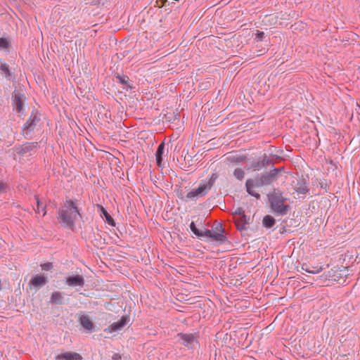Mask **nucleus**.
<instances>
[{"mask_svg":"<svg viewBox=\"0 0 360 360\" xmlns=\"http://www.w3.org/2000/svg\"><path fill=\"white\" fill-rule=\"evenodd\" d=\"M122 356L118 353H114L112 356V360H121Z\"/></svg>","mask_w":360,"mask_h":360,"instance_id":"obj_36","label":"nucleus"},{"mask_svg":"<svg viewBox=\"0 0 360 360\" xmlns=\"http://www.w3.org/2000/svg\"><path fill=\"white\" fill-rule=\"evenodd\" d=\"M26 97L24 94L20 91L15 89L11 94V105L13 109L18 114V116H22L25 113L24 105Z\"/></svg>","mask_w":360,"mask_h":360,"instance_id":"obj_7","label":"nucleus"},{"mask_svg":"<svg viewBox=\"0 0 360 360\" xmlns=\"http://www.w3.org/2000/svg\"><path fill=\"white\" fill-rule=\"evenodd\" d=\"M233 176L239 181H242L245 177V172L241 168H236L233 171Z\"/></svg>","mask_w":360,"mask_h":360,"instance_id":"obj_29","label":"nucleus"},{"mask_svg":"<svg viewBox=\"0 0 360 360\" xmlns=\"http://www.w3.org/2000/svg\"><path fill=\"white\" fill-rule=\"evenodd\" d=\"M11 48V41L9 37H0V49L8 50Z\"/></svg>","mask_w":360,"mask_h":360,"instance_id":"obj_26","label":"nucleus"},{"mask_svg":"<svg viewBox=\"0 0 360 360\" xmlns=\"http://www.w3.org/2000/svg\"><path fill=\"white\" fill-rule=\"evenodd\" d=\"M94 238H95L94 240L96 242V245H101V236H99V234H97V236L100 237V238H97L96 236V234L94 233Z\"/></svg>","mask_w":360,"mask_h":360,"instance_id":"obj_37","label":"nucleus"},{"mask_svg":"<svg viewBox=\"0 0 360 360\" xmlns=\"http://www.w3.org/2000/svg\"><path fill=\"white\" fill-rule=\"evenodd\" d=\"M37 142H27L20 146V148L18 151V153L20 155H23L27 153H30V155H32L31 152L37 148Z\"/></svg>","mask_w":360,"mask_h":360,"instance_id":"obj_19","label":"nucleus"},{"mask_svg":"<svg viewBox=\"0 0 360 360\" xmlns=\"http://www.w3.org/2000/svg\"><path fill=\"white\" fill-rule=\"evenodd\" d=\"M65 283L72 288L79 287L82 288L85 284V280L82 275L72 274L65 278Z\"/></svg>","mask_w":360,"mask_h":360,"instance_id":"obj_10","label":"nucleus"},{"mask_svg":"<svg viewBox=\"0 0 360 360\" xmlns=\"http://www.w3.org/2000/svg\"><path fill=\"white\" fill-rule=\"evenodd\" d=\"M276 224V219L271 215L267 214L265 215L262 219V226L266 229H269L273 228Z\"/></svg>","mask_w":360,"mask_h":360,"instance_id":"obj_22","label":"nucleus"},{"mask_svg":"<svg viewBox=\"0 0 360 360\" xmlns=\"http://www.w3.org/2000/svg\"><path fill=\"white\" fill-rule=\"evenodd\" d=\"M276 179V177L273 174L271 170H270V172L268 173L261 174L259 176H257L255 179V180L257 181V186L259 187L263 186H269Z\"/></svg>","mask_w":360,"mask_h":360,"instance_id":"obj_12","label":"nucleus"},{"mask_svg":"<svg viewBox=\"0 0 360 360\" xmlns=\"http://www.w3.org/2000/svg\"><path fill=\"white\" fill-rule=\"evenodd\" d=\"M295 190L298 193L306 194L309 191L307 183L304 179L297 181Z\"/></svg>","mask_w":360,"mask_h":360,"instance_id":"obj_21","label":"nucleus"},{"mask_svg":"<svg viewBox=\"0 0 360 360\" xmlns=\"http://www.w3.org/2000/svg\"><path fill=\"white\" fill-rule=\"evenodd\" d=\"M233 216L237 230L239 231L242 235H245L248 230L247 225L250 224V217L245 214V211L242 207H237L233 212Z\"/></svg>","mask_w":360,"mask_h":360,"instance_id":"obj_5","label":"nucleus"},{"mask_svg":"<svg viewBox=\"0 0 360 360\" xmlns=\"http://www.w3.org/2000/svg\"><path fill=\"white\" fill-rule=\"evenodd\" d=\"M259 188V186H257V181L255 179H247L245 182V188L247 193L250 195L251 196L255 197L256 199L259 200L261 198V195L259 193L255 192L253 188Z\"/></svg>","mask_w":360,"mask_h":360,"instance_id":"obj_15","label":"nucleus"},{"mask_svg":"<svg viewBox=\"0 0 360 360\" xmlns=\"http://www.w3.org/2000/svg\"><path fill=\"white\" fill-rule=\"evenodd\" d=\"M211 232V235H218L221 234L223 236H226L225 234H224L225 230L222 226V224L221 223H216L213 225L212 229H210Z\"/></svg>","mask_w":360,"mask_h":360,"instance_id":"obj_25","label":"nucleus"},{"mask_svg":"<svg viewBox=\"0 0 360 360\" xmlns=\"http://www.w3.org/2000/svg\"><path fill=\"white\" fill-rule=\"evenodd\" d=\"M49 283V278L45 274H37L33 276L29 281V285L36 290H39Z\"/></svg>","mask_w":360,"mask_h":360,"instance_id":"obj_11","label":"nucleus"},{"mask_svg":"<svg viewBox=\"0 0 360 360\" xmlns=\"http://www.w3.org/2000/svg\"><path fill=\"white\" fill-rule=\"evenodd\" d=\"M49 304L56 305H62L65 304V298L63 292L60 291H53L50 297Z\"/></svg>","mask_w":360,"mask_h":360,"instance_id":"obj_17","label":"nucleus"},{"mask_svg":"<svg viewBox=\"0 0 360 360\" xmlns=\"http://www.w3.org/2000/svg\"><path fill=\"white\" fill-rule=\"evenodd\" d=\"M78 322L82 327L88 333L95 331V326L89 316L83 314L78 318Z\"/></svg>","mask_w":360,"mask_h":360,"instance_id":"obj_13","label":"nucleus"},{"mask_svg":"<svg viewBox=\"0 0 360 360\" xmlns=\"http://www.w3.org/2000/svg\"><path fill=\"white\" fill-rule=\"evenodd\" d=\"M189 226L192 233L202 240L215 242L218 245L224 244L228 241L226 236H223L221 234L211 235L210 229L204 226H201V228H198L194 221H191Z\"/></svg>","mask_w":360,"mask_h":360,"instance_id":"obj_4","label":"nucleus"},{"mask_svg":"<svg viewBox=\"0 0 360 360\" xmlns=\"http://www.w3.org/2000/svg\"><path fill=\"white\" fill-rule=\"evenodd\" d=\"M301 269L307 273L316 274L320 273L323 269H322V267H313V269H311L310 268L307 267V265L306 264H304L302 266Z\"/></svg>","mask_w":360,"mask_h":360,"instance_id":"obj_28","label":"nucleus"},{"mask_svg":"<svg viewBox=\"0 0 360 360\" xmlns=\"http://www.w3.org/2000/svg\"><path fill=\"white\" fill-rule=\"evenodd\" d=\"M271 172H273V174L275 175V176L276 177V179H278L280 176V173L282 172H284L285 170V168L284 167H278V168H276L274 167V163H271Z\"/></svg>","mask_w":360,"mask_h":360,"instance_id":"obj_31","label":"nucleus"},{"mask_svg":"<svg viewBox=\"0 0 360 360\" xmlns=\"http://www.w3.org/2000/svg\"><path fill=\"white\" fill-rule=\"evenodd\" d=\"M267 198L269 207L275 216L283 217L290 210V205L285 203L287 198L279 189L274 188L267 194Z\"/></svg>","mask_w":360,"mask_h":360,"instance_id":"obj_2","label":"nucleus"},{"mask_svg":"<svg viewBox=\"0 0 360 360\" xmlns=\"http://www.w3.org/2000/svg\"><path fill=\"white\" fill-rule=\"evenodd\" d=\"M265 37V33L263 31L257 30L255 39L257 41H262Z\"/></svg>","mask_w":360,"mask_h":360,"instance_id":"obj_33","label":"nucleus"},{"mask_svg":"<svg viewBox=\"0 0 360 360\" xmlns=\"http://www.w3.org/2000/svg\"><path fill=\"white\" fill-rule=\"evenodd\" d=\"M40 116L41 115L37 110H33L28 120L23 124L22 133L25 139H30L31 137V134L34 131L36 126L40 121Z\"/></svg>","mask_w":360,"mask_h":360,"instance_id":"obj_6","label":"nucleus"},{"mask_svg":"<svg viewBox=\"0 0 360 360\" xmlns=\"http://www.w3.org/2000/svg\"><path fill=\"white\" fill-rule=\"evenodd\" d=\"M176 196H177L179 198H180V199H181V200H183L186 201V196H184V193H183L182 190L178 189V190L176 191Z\"/></svg>","mask_w":360,"mask_h":360,"instance_id":"obj_35","label":"nucleus"},{"mask_svg":"<svg viewBox=\"0 0 360 360\" xmlns=\"http://www.w3.org/2000/svg\"><path fill=\"white\" fill-rule=\"evenodd\" d=\"M8 188L7 184L0 181V194L6 193Z\"/></svg>","mask_w":360,"mask_h":360,"instance_id":"obj_34","label":"nucleus"},{"mask_svg":"<svg viewBox=\"0 0 360 360\" xmlns=\"http://www.w3.org/2000/svg\"><path fill=\"white\" fill-rule=\"evenodd\" d=\"M246 159V157L244 155L238 156L236 158V162H242Z\"/></svg>","mask_w":360,"mask_h":360,"instance_id":"obj_38","label":"nucleus"},{"mask_svg":"<svg viewBox=\"0 0 360 360\" xmlns=\"http://www.w3.org/2000/svg\"><path fill=\"white\" fill-rule=\"evenodd\" d=\"M165 142L162 141V143H160L158 145L156 152H155L156 164L159 167H160L162 164V161H163L162 155L165 152Z\"/></svg>","mask_w":360,"mask_h":360,"instance_id":"obj_20","label":"nucleus"},{"mask_svg":"<svg viewBox=\"0 0 360 360\" xmlns=\"http://www.w3.org/2000/svg\"><path fill=\"white\" fill-rule=\"evenodd\" d=\"M102 214L104 216L106 222L111 226H115V221L108 211L101 205H98Z\"/></svg>","mask_w":360,"mask_h":360,"instance_id":"obj_24","label":"nucleus"},{"mask_svg":"<svg viewBox=\"0 0 360 360\" xmlns=\"http://www.w3.org/2000/svg\"><path fill=\"white\" fill-rule=\"evenodd\" d=\"M326 186H327V184H326V183L325 184H321V187L322 188H326Z\"/></svg>","mask_w":360,"mask_h":360,"instance_id":"obj_41","label":"nucleus"},{"mask_svg":"<svg viewBox=\"0 0 360 360\" xmlns=\"http://www.w3.org/2000/svg\"><path fill=\"white\" fill-rule=\"evenodd\" d=\"M218 178L217 173H213L207 181H202L197 188L192 189L186 194V202L196 201L207 195Z\"/></svg>","mask_w":360,"mask_h":360,"instance_id":"obj_3","label":"nucleus"},{"mask_svg":"<svg viewBox=\"0 0 360 360\" xmlns=\"http://www.w3.org/2000/svg\"><path fill=\"white\" fill-rule=\"evenodd\" d=\"M40 266H41V270L48 271L53 269V265L52 262H48L41 264Z\"/></svg>","mask_w":360,"mask_h":360,"instance_id":"obj_32","label":"nucleus"},{"mask_svg":"<svg viewBox=\"0 0 360 360\" xmlns=\"http://www.w3.org/2000/svg\"><path fill=\"white\" fill-rule=\"evenodd\" d=\"M273 157L275 158L276 160H282V158L277 155H275Z\"/></svg>","mask_w":360,"mask_h":360,"instance_id":"obj_39","label":"nucleus"},{"mask_svg":"<svg viewBox=\"0 0 360 360\" xmlns=\"http://www.w3.org/2000/svg\"><path fill=\"white\" fill-rule=\"evenodd\" d=\"M285 231H286V230H285V226H283V227L280 229V233H285Z\"/></svg>","mask_w":360,"mask_h":360,"instance_id":"obj_40","label":"nucleus"},{"mask_svg":"<svg viewBox=\"0 0 360 360\" xmlns=\"http://www.w3.org/2000/svg\"><path fill=\"white\" fill-rule=\"evenodd\" d=\"M259 160L262 168L269 165H271V163H274L270 160V159L266 154H264L260 158H259Z\"/></svg>","mask_w":360,"mask_h":360,"instance_id":"obj_30","label":"nucleus"},{"mask_svg":"<svg viewBox=\"0 0 360 360\" xmlns=\"http://www.w3.org/2000/svg\"><path fill=\"white\" fill-rule=\"evenodd\" d=\"M114 77L118 82L124 85L122 87L123 89L129 91L134 89V86L132 84V82L129 79L127 75L116 72L114 74Z\"/></svg>","mask_w":360,"mask_h":360,"instance_id":"obj_14","label":"nucleus"},{"mask_svg":"<svg viewBox=\"0 0 360 360\" xmlns=\"http://www.w3.org/2000/svg\"><path fill=\"white\" fill-rule=\"evenodd\" d=\"M56 360H82V356L74 352H67L56 356Z\"/></svg>","mask_w":360,"mask_h":360,"instance_id":"obj_18","label":"nucleus"},{"mask_svg":"<svg viewBox=\"0 0 360 360\" xmlns=\"http://www.w3.org/2000/svg\"><path fill=\"white\" fill-rule=\"evenodd\" d=\"M130 322V316L128 314L123 315L117 321L112 323L104 329L105 333H114L121 331Z\"/></svg>","mask_w":360,"mask_h":360,"instance_id":"obj_8","label":"nucleus"},{"mask_svg":"<svg viewBox=\"0 0 360 360\" xmlns=\"http://www.w3.org/2000/svg\"><path fill=\"white\" fill-rule=\"evenodd\" d=\"M77 217L82 218L81 210L78 207V200L66 199L60 209L58 211V221L60 225L70 230L75 227Z\"/></svg>","mask_w":360,"mask_h":360,"instance_id":"obj_1","label":"nucleus"},{"mask_svg":"<svg viewBox=\"0 0 360 360\" xmlns=\"http://www.w3.org/2000/svg\"><path fill=\"white\" fill-rule=\"evenodd\" d=\"M177 337L179 338V342L181 345L188 347V349H193L198 344L197 336L193 333H178Z\"/></svg>","mask_w":360,"mask_h":360,"instance_id":"obj_9","label":"nucleus"},{"mask_svg":"<svg viewBox=\"0 0 360 360\" xmlns=\"http://www.w3.org/2000/svg\"><path fill=\"white\" fill-rule=\"evenodd\" d=\"M248 162L249 163L246 165V169L248 170H260L262 169L259 159H249Z\"/></svg>","mask_w":360,"mask_h":360,"instance_id":"obj_23","label":"nucleus"},{"mask_svg":"<svg viewBox=\"0 0 360 360\" xmlns=\"http://www.w3.org/2000/svg\"><path fill=\"white\" fill-rule=\"evenodd\" d=\"M35 200L37 202V208L34 209L35 212L39 213L41 211H42L44 212L43 216H44L46 213V206L44 205L43 202L40 200L37 195H35Z\"/></svg>","mask_w":360,"mask_h":360,"instance_id":"obj_27","label":"nucleus"},{"mask_svg":"<svg viewBox=\"0 0 360 360\" xmlns=\"http://www.w3.org/2000/svg\"><path fill=\"white\" fill-rule=\"evenodd\" d=\"M0 70L2 72V73L4 75L5 78L7 80H14L15 79V75L11 72L9 65L5 63L4 59L0 58Z\"/></svg>","mask_w":360,"mask_h":360,"instance_id":"obj_16","label":"nucleus"}]
</instances>
